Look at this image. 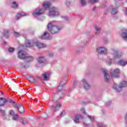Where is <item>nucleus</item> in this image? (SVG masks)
Segmentation results:
<instances>
[{"label": "nucleus", "instance_id": "f257e3e1", "mask_svg": "<svg viewBox=\"0 0 127 127\" xmlns=\"http://www.w3.org/2000/svg\"><path fill=\"white\" fill-rule=\"evenodd\" d=\"M47 28L51 34H57L59 31L63 29V26L56 25L54 21H51L48 23Z\"/></svg>", "mask_w": 127, "mask_h": 127}, {"label": "nucleus", "instance_id": "f03ea898", "mask_svg": "<svg viewBox=\"0 0 127 127\" xmlns=\"http://www.w3.org/2000/svg\"><path fill=\"white\" fill-rule=\"evenodd\" d=\"M25 44L26 47H32V46H36V47L38 49L46 48V47H47L46 44L39 42L37 40H34L31 41L30 40L27 39L25 41Z\"/></svg>", "mask_w": 127, "mask_h": 127}, {"label": "nucleus", "instance_id": "7ed1b4c3", "mask_svg": "<svg viewBox=\"0 0 127 127\" xmlns=\"http://www.w3.org/2000/svg\"><path fill=\"white\" fill-rule=\"evenodd\" d=\"M127 86V82L126 81H123L121 82L119 85L118 86L116 83H114L113 85V89L115 90L116 92H122L123 91V88H125Z\"/></svg>", "mask_w": 127, "mask_h": 127}, {"label": "nucleus", "instance_id": "20e7f679", "mask_svg": "<svg viewBox=\"0 0 127 127\" xmlns=\"http://www.w3.org/2000/svg\"><path fill=\"white\" fill-rule=\"evenodd\" d=\"M8 102L10 104H12L13 107L17 109V110H18L19 113H20V114H24V107H23V106H22V105L19 104L18 105L17 104V103H15V102L13 101L11 99H9L8 100Z\"/></svg>", "mask_w": 127, "mask_h": 127}, {"label": "nucleus", "instance_id": "39448f33", "mask_svg": "<svg viewBox=\"0 0 127 127\" xmlns=\"http://www.w3.org/2000/svg\"><path fill=\"white\" fill-rule=\"evenodd\" d=\"M59 15V11L58 9L56 7H53L50 9L49 12V16L52 17H55Z\"/></svg>", "mask_w": 127, "mask_h": 127}, {"label": "nucleus", "instance_id": "423d86ee", "mask_svg": "<svg viewBox=\"0 0 127 127\" xmlns=\"http://www.w3.org/2000/svg\"><path fill=\"white\" fill-rule=\"evenodd\" d=\"M110 73L112 78H119L121 70L119 68H116L114 70L111 69L110 70Z\"/></svg>", "mask_w": 127, "mask_h": 127}, {"label": "nucleus", "instance_id": "0eeeda50", "mask_svg": "<svg viewBox=\"0 0 127 127\" xmlns=\"http://www.w3.org/2000/svg\"><path fill=\"white\" fill-rule=\"evenodd\" d=\"M60 99H61V97H60L59 99H58V100L56 101H55V99H54V101L56 104L52 107V109L53 111H54V112H57V111H59L60 109L61 108V104L58 103H59V101H60Z\"/></svg>", "mask_w": 127, "mask_h": 127}, {"label": "nucleus", "instance_id": "6e6552de", "mask_svg": "<svg viewBox=\"0 0 127 127\" xmlns=\"http://www.w3.org/2000/svg\"><path fill=\"white\" fill-rule=\"evenodd\" d=\"M112 55L114 59H117L118 58H121L123 55V53L120 52L117 49H113Z\"/></svg>", "mask_w": 127, "mask_h": 127}, {"label": "nucleus", "instance_id": "1a4fd4ad", "mask_svg": "<svg viewBox=\"0 0 127 127\" xmlns=\"http://www.w3.org/2000/svg\"><path fill=\"white\" fill-rule=\"evenodd\" d=\"M97 51L99 54H101V55H107L108 53V50L105 47L97 48Z\"/></svg>", "mask_w": 127, "mask_h": 127}, {"label": "nucleus", "instance_id": "9d476101", "mask_svg": "<svg viewBox=\"0 0 127 127\" xmlns=\"http://www.w3.org/2000/svg\"><path fill=\"white\" fill-rule=\"evenodd\" d=\"M81 81L83 84V88L85 90H88L91 89V85H90V83H89V82L86 79L83 78Z\"/></svg>", "mask_w": 127, "mask_h": 127}, {"label": "nucleus", "instance_id": "9b49d317", "mask_svg": "<svg viewBox=\"0 0 127 127\" xmlns=\"http://www.w3.org/2000/svg\"><path fill=\"white\" fill-rule=\"evenodd\" d=\"M44 12V9L37 8L36 9V11L32 13L33 16H38L41 15Z\"/></svg>", "mask_w": 127, "mask_h": 127}, {"label": "nucleus", "instance_id": "f8f14e48", "mask_svg": "<svg viewBox=\"0 0 127 127\" xmlns=\"http://www.w3.org/2000/svg\"><path fill=\"white\" fill-rule=\"evenodd\" d=\"M26 54L22 50H20L18 52V58L19 59H25Z\"/></svg>", "mask_w": 127, "mask_h": 127}, {"label": "nucleus", "instance_id": "ddd939ff", "mask_svg": "<svg viewBox=\"0 0 127 127\" xmlns=\"http://www.w3.org/2000/svg\"><path fill=\"white\" fill-rule=\"evenodd\" d=\"M102 72L104 74V80L105 81L109 82V81H110V75H109L108 71L105 69H102Z\"/></svg>", "mask_w": 127, "mask_h": 127}, {"label": "nucleus", "instance_id": "4468645a", "mask_svg": "<svg viewBox=\"0 0 127 127\" xmlns=\"http://www.w3.org/2000/svg\"><path fill=\"white\" fill-rule=\"evenodd\" d=\"M107 10H110V13L113 15H115V14H117L118 12V8L114 7L112 5H111L109 6V9H107Z\"/></svg>", "mask_w": 127, "mask_h": 127}, {"label": "nucleus", "instance_id": "2eb2a0df", "mask_svg": "<svg viewBox=\"0 0 127 127\" xmlns=\"http://www.w3.org/2000/svg\"><path fill=\"white\" fill-rule=\"evenodd\" d=\"M9 114L11 116H12V120L13 121H17V119H18V115H17V114H15L13 110H11Z\"/></svg>", "mask_w": 127, "mask_h": 127}, {"label": "nucleus", "instance_id": "dca6fc26", "mask_svg": "<svg viewBox=\"0 0 127 127\" xmlns=\"http://www.w3.org/2000/svg\"><path fill=\"white\" fill-rule=\"evenodd\" d=\"M38 62L39 64L44 65L45 64V63H46V59H45V58H44V57H40L38 59Z\"/></svg>", "mask_w": 127, "mask_h": 127}, {"label": "nucleus", "instance_id": "f3484780", "mask_svg": "<svg viewBox=\"0 0 127 127\" xmlns=\"http://www.w3.org/2000/svg\"><path fill=\"white\" fill-rule=\"evenodd\" d=\"M118 64L119 66H122V67H125L126 65L127 64V61L124 60H119L118 62Z\"/></svg>", "mask_w": 127, "mask_h": 127}, {"label": "nucleus", "instance_id": "a211bd4d", "mask_svg": "<svg viewBox=\"0 0 127 127\" xmlns=\"http://www.w3.org/2000/svg\"><path fill=\"white\" fill-rule=\"evenodd\" d=\"M80 119L83 120V119H84V116L80 114L76 115L75 117V120H74V123H76V124L79 123V121Z\"/></svg>", "mask_w": 127, "mask_h": 127}, {"label": "nucleus", "instance_id": "6ab92c4d", "mask_svg": "<svg viewBox=\"0 0 127 127\" xmlns=\"http://www.w3.org/2000/svg\"><path fill=\"white\" fill-rule=\"evenodd\" d=\"M51 4V3H50V1H47V2H44L43 3V7L45 8V9H49L50 8V5Z\"/></svg>", "mask_w": 127, "mask_h": 127}, {"label": "nucleus", "instance_id": "aec40b11", "mask_svg": "<svg viewBox=\"0 0 127 127\" xmlns=\"http://www.w3.org/2000/svg\"><path fill=\"white\" fill-rule=\"evenodd\" d=\"M40 39H49V33L47 32H45L43 35L40 37Z\"/></svg>", "mask_w": 127, "mask_h": 127}, {"label": "nucleus", "instance_id": "412c9836", "mask_svg": "<svg viewBox=\"0 0 127 127\" xmlns=\"http://www.w3.org/2000/svg\"><path fill=\"white\" fill-rule=\"evenodd\" d=\"M64 85H65V83H62V82H61L60 83V85H59L57 88L58 94H59L61 92H62L63 90V87H64Z\"/></svg>", "mask_w": 127, "mask_h": 127}, {"label": "nucleus", "instance_id": "4be33fe9", "mask_svg": "<svg viewBox=\"0 0 127 127\" xmlns=\"http://www.w3.org/2000/svg\"><path fill=\"white\" fill-rule=\"evenodd\" d=\"M94 30L95 31V34H96V35H99V34H100V32H101V28L97 25H95Z\"/></svg>", "mask_w": 127, "mask_h": 127}, {"label": "nucleus", "instance_id": "5701e85b", "mask_svg": "<svg viewBox=\"0 0 127 127\" xmlns=\"http://www.w3.org/2000/svg\"><path fill=\"white\" fill-rule=\"evenodd\" d=\"M50 72H45L44 74H43V78H44V81H47L49 79V77H50Z\"/></svg>", "mask_w": 127, "mask_h": 127}, {"label": "nucleus", "instance_id": "b1692460", "mask_svg": "<svg viewBox=\"0 0 127 127\" xmlns=\"http://www.w3.org/2000/svg\"><path fill=\"white\" fill-rule=\"evenodd\" d=\"M121 36L124 40L127 41V30H125L122 33Z\"/></svg>", "mask_w": 127, "mask_h": 127}, {"label": "nucleus", "instance_id": "393cba45", "mask_svg": "<svg viewBox=\"0 0 127 127\" xmlns=\"http://www.w3.org/2000/svg\"><path fill=\"white\" fill-rule=\"evenodd\" d=\"M7 102V101L5 99L3 98H0V107H2L4 105H5V103Z\"/></svg>", "mask_w": 127, "mask_h": 127}, {"label": "nucleus", "instance_id": "a878e982", "mask_svg": "<svg viewBox=\"0 0 127 127\" xmlns=\"http://www.w3.org/2000/svg\"><path fill=\"white\" fill-rule=\"evenodd\" d=\"M25 15H27V14H26V13H24V12L19 13L17 15L16 19L18 20L19 19V18H20V17H21V16H25Z\"/></svg>", "mask_w": 127, "mask_h": 127}, {"label": "nucleus", "instance_id": "bb28decb", "mask_svg": "<svg viewBox=\"0 0 127 127\" xmlns=\"http://www.w3.org/2000/svg\"><path fill=\"white\" fill-rule=\"evenodd\" d=\"M27 62H30V61H33V58L30 56L26 55L25 58Z\"/></svg>", "mask_w": 127, "mask_h": 127}, {"label": "nucleus", "instance_id": "cd10ccee", "mask_svg": "<svg viewBox=\"0 0 127 127\" xmlns=\"http://www.w3.org/2000/svg\"><path fill=\"white\" fill-rule=\"evenodd\" d=\"M27 79L29 81V82H31V83H36V80H35V79L32 77L27 76Z\"/></svg>", "mask_w": 127, "mask_h": 127}, {"label": "nucleus", "instance_id": "c85d7f7f", "mask_svg": "<svg viewBox=\"0 0 127 127\" xmlns=\"http://www.w3.org/2000/svg\"><path fill=\"white\" fill-rule=\"evenodd\" d=\"M3 36L5 38H8L9 37V33H8V30H5L4 31Z\"/></svg>", "mask_w": 127, "mask_h": 127}, {"label": "nucleus", "instance_id": "c756f323", "mask_svg": "<svg viewBox=\"0 0 127 127\" xmlns=\"http://www.w3.org/2000/svg\"><path fill=\"white\" fill-rule=\"evenodd\" d=\"M20 123H21L23 125H26L28 123L27 120L24 118H21L20 120Z\"/></svg>", "mask_w": 127, "mask_h": 127}, {"label": "nucleus", "instance_id": "7c9ffc66", "mask_svg": "<svg viewBox=\"0 0 127 127\" xmlns=\"http://www.w3.org/2000/svg\"><path fill=\"white\" fill-rule=\"evenodd\" d=\"M17 5H18L16 2L15 1H13L11 3V6L13 8H16V7H17Z\"/></svg>", "mask_w": 127, "mask_h": 127}, {"label": "nucleus", "instance_id": "2f4dec72", "mask_svg": "<svg viewBox=\"0 0 127 127\" xmlns=\"http://www.w3.org/2000/svg\"><path fill=\"white\" fill-rule=\"evenodd\" d=\"M80 0L81 5L82 6H85V5L87 4V2L86 1V0Z\"/></svg>", "mask_w": 127, "mask_h": 127}, {"label": "nucleus", "instance_id": "473e14b6", "mask_svg": "<svg viewBox=\"0 0 127 127\" xmlns=\"http://www.w3.org/2000/svg\"><path fill=\"white\" fill-rule=\"evenodd\" d=\"M106 64L108 65V66H111L112 64V59H109L106 61Z\"/></svg>", "mask_w": 127, "mask_h": 127}, {"label": "nucleus", "instance_id": "72a5a7b5", "mask_svg": "<svg viewBox=\"0 0 127 127\" xmlns=\"http://www.w3.org/2000/svg\"><path fill=\"white\" fill-rule=\"evenodd\" d=\"M83 49V47L76 46L75 48V50L77 52H79V51H81Z\"/></svg>", "mask_w": 127, "mask_h": 127}, {"label": "nucleus", "instance_id": "f704fd0d", "mask_svg": "<svg viewBox=\"0 0 127 127\" xmlns=\"http://www.w3.org/2000/svg\"><path fill=\"white\" fill-rule=\"evenodd\" d=\"M103 43L104 44H108V43H109V40H108L107 38H104L103 39Z\"/></svg>", "mask_w": 127, "mask_h": 127}, {"label": "nucleus", "instance_id": "c9c22d12", "mask_svg": "<svg viewBox=\"0 0 127 127\" xmlns=\"http://www.w3.org/2000/svg\"><path fill=\"white\" fill-rule=\"evenodd\" d=\"M14 35L15 37H19V36H21V34L20 33L16 32L15 31L14 32Z\"/></svg>", "mask_w": 127, "mask_h": 127}, {"label": "nucleus", "instance_id": "e433bc0d", "mask_svg": "<svg viewBox=\"0 0 127 127\" xmlns=\"http://www.w3.org/2000/svg\"><path fill=\"white\" fill-rule=\"evenodd\" d=\"M65 3L67 6H69L71 4V0H65Z\"/></svg>", "mask_w": 127, "mask_h": 127}, {"label": "nucleus", "instance_id": "4c0bfd02", "mask_svg": "<svg viewBox=\"0 0 127 127\" xmlns=\"http://www.w3.org/2000/svg\"><path fill=\"white\" fill-rule=\"evenodd\" d=\"M111 104H112V101H107L105 103V106L106 107H109V106H111Z\"/></svg>", "mask_w": 127, "mask_h": 127}, {"label": "nucleus", "instance_id": "58836bf2", "mask_svg": "<svg viewBox=\"0 0 127 127\" xmlns=\"http://www.w3.org/2000/svg\"><path fill=\"white\" fill-rule=\"evenodd\" d=\"M20 65L21 68H27V67H28L27 66V64L24 65V64H23V63H21L20 64Z\"/></svg>", "mask_w": 127, "mask_h": 127}, {"label": "nucleus", "instance_id": "ea45409f", "mask_svg": "<svg viewBox=\"0 0 127 127\" xmlns=\"http://www.w3.org/2000/svg\"><path fill=\"white\" fill-rule=\"evenodd\" d=\"M98 127H106L105 125H104V123H99L97 125Z\"/></svg>", "mask_w": 127, "mask_h": 127}, {"label": "nucleus", "instance_id": "a19ab883", "mask_svg": "<svg viewBox=\"0 0 127 127\" xmlns=\"http://www.w3.org/2000/svg\"><path fill=\"white\" fill-rule=\"evenodd\" d=\"M87 117L88 118V119H89V120L91 121V122H94V121H95V119H94V117H93L92 116L88 115Z\"/></svg>", "mask_w": 127, "mask_h": 127}, {"label": "nucleus", "instance_id": "79ce46f5", "mask_svg": "<svg viewBox=\"0 0 127 127\" xmlns=\"http://www.w3.org/2000/svg\"><path fill=\"white\" fill-rule=\"evenodd\" d=\"M89 2H90L91 3H94V2H98L99 1V0H88Z\"/></svg>", "mask_w": 127, "mask_h": 127}, {"label": "nucleus", "instance_id": "37998d69", "mask_svg": "<svg viewBox=\"0 0 127 127\" xmlns=\"http://www.w3.org/2000/svg\"><path fill=\"white\" fill-rule=\"evenodd\" d=\"M8 51L10 53L13 52V51H14V48H9L8 49Z\"/></svg>", "mask_w": 127, "mask_h": 127}, {"label": "nucleus", "instance_id": "c03bdc74", "mask_svg": "<svg viewBox=\"0 0 127 127\" xmlns=\"http://www.w3.org/2000/svg\"><path fill=\"white\" fill-rule=\"evenodd\" d=\"M47 118H48V115L45 114L43 115V119H44V120H46Z\"/></svg>", "mask_w": 127, "mask_h": 127}, {"label": "nucleus", "instance_id": "a18cd8bd", "mask_svg": "<svg viewBox=\"0 0 127 127\" xmlns=\"http://www.w3.org/2000/svg\"><path fill=\"white\" fill-rule=\"evenodd\" d=\"M48 56L49 57H54V54L53 53L50 52L48 54Z\"/></svg>", "mask_w": 127, "mask_h": 127}, {"label": "nucleus", "instance_id": "49530a36", "mask_svg": "<svg viewBox=\"0 0 127 127\" xmlns=\"http://www.w3.org/2000/svg\"><path fill=\"white\" fill-rule=\"evenodd\" d=\"M107 1H105L102 6V8H106V6H107Z\"/></svg>", "mask_w": 127, "mask_h": 127}, {"label": "nucleus", "instance_id": "de8ad7c7", "mask_svg": "<svg viewBox=\"0 0 127 127\" xmlns=\"http://www.w3.org/2000/svg\"><path fill=\"white\" fill-rule=\"evenodd\" d=\"M66 114V112L65 111H63L61 114V117H64L65 116V114Z\"/></svg>", "mask_w": 127, "mask_h": 127}, {"label": "nucleus", "instance_id": "09e8293b", "mask_svg": "<svg viewBox=\"0 0 127 127\" xmlns=\"http://www.w3.org/2000/svg\"><path fill=\"white\" fill-rule=\"evenodd\" d=\"M80 111L83 113V114H84V115H86V111H85V109H84V108H81Z\"/></svg>", "mask_w": 127, "mask_h": 127}, {"label": "nucleus", "instance_id": "8fccbe9b", "mask_svg": "<svg viewBox=\"0 0 127 127\" xmlns=\"http://www.w3.org/2000/svg\"><path fill=\"white\" fill-rule=\"evenodd\" d=\"M0 113L2 114V115H4V111L0 109Z\"/></svg>", "mask_w": 127, "mask_h": 127}, {"label": "nucleus", "instance_id": "3c124183", "mask_svg": "<svg viewBox=\"0 0 127 127\" xmlns=\"http://www.w3.org/2000/svg\"><path fill=\"white\" fill-rule=\"evenodd\" d=\"M125 14L127 15V7L125 8Z\"/></svg>", "mask_w": 127, "mask_h": 127}, {"label": "nucleus", "instance_id": "603ef678", "mask_svg": "<svg viewBox=\"0 0 127 127\" xmlns=\"http://www.w3.org/2000/svg\"><path fill=\"white\" fill-rule=\"evenodd\" d=\"M86 44H87V43L84 42L83 43H82V44H81V45H82V46H84L86 45Z\"/></svg>", "mask_w": 127, "mask_h": 127}, {"label": "nucleus", "instance_id": "864d4df0", "mask_svg": "<svg viewBox=\"0 0 127 127\" xmlns=\"http://www.w3.org/2000/svg\"><path fill=\"white\" fill-rule=\"evenodd\" d=\"M93 10L94 11H96V6H94Z\"/></svg>", "mask_w": 127, "mask_h": 127}, {"label": "nucleus", "instance_id": "5fc2aeb1", "mask_svg": "<svg viewBox=\"0 0 127 127\" xmlns=\"http://www.w3.org/2000/svg\"><path fill=\"white\" fill-rule=\"evenodd\" d=\"M102 115H104L105 114V112L104 110H102Z\"/></svg>", "mask_w": 127, "mask_h": 127}, {"label": "nucleus", "instance_id": "6e6d98bb", "mask_svg": "<svg viewBox=\"0 0 127 127\" xmlns=\"http://www.w3.org/2000/svg\"><path fill=\"white\" fill-rule=\"evenodd\" d=\"M118 3H117V4H116V5H115L116 6V7H119V5H118Z\"/></svg>", "mask_w": 127, "mask_h": 127}, {"label": "nucleus", "instance_id": "4d7b16f0", "mask_svg": "<svg viewBox=\"0 0 127 127\" xmlns=\"http://www.w3.org/2000/svg\"><path fill=\"white\" fill-rule=\"evenodd\" d=\"M62 50H63V49H60V51H62Z\"/></svg>", "mask_w": 127, "mask_h": 127}, {"label": "nucleus", "instance_id": "13d9d810", "mask_svg": "<svg viewBox=\"0 0 127 127\" xmlns=\"http://www.w3.org/2000/svg\"><path fill=\"white\" fill-rule=\"evenodd\" d=\"M68 92H71V89H69Z\"/></svg>", "mask_w": 127, "mask_h": 127}, {"label": "nucleus", "instance_id": "bf43d9fd", "mask_svg": "<svg viewBox=\"0 0 127 127\" xmlns=\"http://www.w3.org/2000/svg\"><path fill=\"white\" fill-rule=\"evenodd\" d=\"M6 44V42H4V44Z\"/></svg>", "mask_w": 127, "mask_h": 127}, {"label": "nucleus", "instance_id": "052dcab7", "mask_svg": "<svg viewBox=\"0 0 127 127\" xmlns=\"http://www.w3.org/2000/svg\"><path fill=\"white\" fill-rule=\"evenodd\" d=\"M76 85V84L74 83V86H75Z\"/></svg>", "mask_w": 127, "mask_h": 127}, {"label": "nucleus", "instance_id": "680f3d73", "mask_svg": "<svg viewBox=\"0 0 127 127\" xmlns=\"http://www.w3.org/2000/svg\"><path fill=\"white\" fill-rule=\"evenodd\" d=\"M105 14H107V13L105 12Z\"/></svg>", "mask_w": 127, "mask_h": 127}, {"label": "nucleus", "instance_id": "e2e57ef3", "mask_svg": "<svg viewBox=\"0 0 127 127\" xmlns=\"http://www.w3.org/2000/svg\"><path fill=\"white\" fill-rule=\"evenodd\" d=\"M126 2H127V0H126Z\"/></svg>", "mask_w": 127, "mask_h": 127}, {"label": "nucleus", "instance_id": "0e129e2a", "mask_svg": "<svg viewBox=\"0 0 127 127\" xmlns=\"http://www.w3.org/2000/svg\"><path fill=\"white\" fill-rule=\"evenodd\" d=\"M0 88H1V86H0Z\"/></svg>", "mask_w": 127, "mask_h": 127}]
</instances>
